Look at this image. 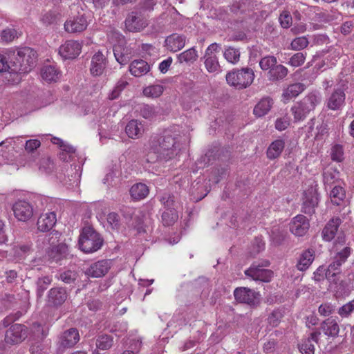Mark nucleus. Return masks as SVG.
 <instances>
[{
  "mask_svg": "<svg viewBox=\"0 0 354 354\" xmlns=\"http://www.w3.org/2000/svg\"><path fill=\"white\" fill-rule=\"evenodd\" d=\"M163 86L160 84L151 85L143 90V93L147 97H158L163 93Z\"/></svg>",
  "mask_w": 354,
  "mask_h": 354,
  "instance_id": "47",
  "label": "nucleus"
},
{
  "mask_svg": "<svg viewBox=\"0 0 354 354\" xmlns=\"http://www.w3.org/2000/svg\"><path fill=\"white\" fill-rule=\"evenodd\" d=\"M277 64V59L274 56H266L259 62V66L263 71L270 70Z\"/></svg>",
  "mask_w": 354,
  "mask_h": 354,
  "instance_id": "50",
  "label": "nucleus"
},
{
  "mask_svg": "<svg viewBox=\"0 0 354 354\" xmlns=\"http://www.w3.org/2000/svg\"><path fill=\"white\" fill-rule=\"evenodd\" d=\"M56 222L57 217L55 212L42 214L37 222V229L43 232H48L55 225Z\"/></svg>",
  "mask_w": 354,
  "mask_h": 354,
  "instance_id": "22",
  "label": "nucleus"
},
{
  "mask_svg": "<svg viewBox=\"0 0 354 354\" xmlns=\"http://www.w3.org/2000/svg\"><path fill=\"white\" fill-rule=\"evenodd\" d=\"M54 163L50 158L44 159L39 167L41 171H45L46 174H50L54 170Z\"/></svg>",
  "mask_w": 354,
  "mask_h": 354,
  "instance_id": "63",
  "label": "nucleus"
},
{
  "mask_svg": "<svg viewBox=\"0 0 354 354\" xmlns=\"http://www.w3.org/2000/svg\"><path fill=\"white\" fill-rule=\"evenodd\" d=\"M320 335L321 333L319 331H315L310 333V337L307 339H305L299 346L301 353L302 354H314L315 346L313 344L312 341L318 343Z\"/></svg>",
  "mask_w": 354,
  "mask_h": 354,
  "instance_id": "27",
  "label": "nucleus"
},
{
  "mask_svg": "<svg viewBox=\"0 0 354 354\" xmlns=\"http://www.w3.org/2000/svg\"><path fill=\"white\" fill-rule=\"evenodd\" d=\"M107 222L113 230H118L120 225L119 215L115 212H111L107 216Z\"/></svg>",
  "mask_w": 354,
  "mask_h": 354,
  "instance_id": "60",
  "label": "nucleus"
},
{
  "mask_svg": "<svg viewBox=\"0 0 354 354\" xmlns=\"http://www.w3.org/2000/svg\"><path fill=\"white\" fill-rule=\"evenodd\" d=\"M111 266L110 260H101L92 263L86 270L85 274L91 277L99 278L104 277Z\"/></svg>",
  "mask_w": 354,
  "mask_h": 354,
  "instance_id": "16",
  "label": "nucleus"
},
{
  "mask_svg": "<svg viewBox=\"0 0 354 354\" xmlns=\"http://www.w3.org/2000/svg\"><path fill=\"white\" fill-rule=\"evenodd\" d=\"M306 55V53L301 52L297 53L290 58L288 64L294 67L300 66L304 63Z\"/></svg>",
  "mask_w": 354,
  "mask_h": 354,
  "instance_id": "52",
  "label": "nucleus"
},
{
  "mask_svg": "<svg viewBox=\"0 0 354 354\" xmlns=\"http://www.w3.org/2000/svg\"><path fill=\"white\" fill-rule=\"evenodd\" d=\"M344 88L337 87L334 89L333 92L326 100V106L328 109L333 111L342 109L345 102Z\"/></svg>",
  "mask_w": 354,
  "mask_h": 354,
  "instance_id": "17",
  "label": "nucleus"
},
{
  "mask_svg": "<svg viewBox=\"0 0 354 354\" xmlns=\"http://www.w3.org/2000/svg\"><path fill=\"white\" fill-rule=\"evenodd\" d=\"M178 219V215L175 209L165 211L162 214V221L164 225L170 226L175 223Z\"/></svg>",
  "mask_w": 354,
  "mask_h": 354,
  "instance_id": "48",
  "label": "nucleus"
},
{
  "mask_svg": "<svg viewBox=\"0 0 354 354\" xmlns=\"http://www.w3.org/2000/svg\"><path fill=\"white\" fill-rule=\"evenodd\" d=\"M27 337V327L23 324H15L6 330L4 340L8 345H15L21 343Z\"/></svg>",
  "mask_w": 354,
  "mask_h": 354,
  "instance_id": "10",
  "label": "nucleus"
},
{
  "mask_svg": "<svg viewBox=\"0 0 354 354\" xmlns=\"http://www.w3.org/2000/svg\"><path fill=\"white\" fill-rule=\"evenodd\" d=\"M106 66V59L101 51L97 52L92 57L90 71L93 76H100Z\"/></svg>",
  "mask_w": 354,
  "mask_h": 354,
  "instance_id": "20",
  "label": "nucleus"
},
{
  "mask_svg": "<svg viewBox=\"0 0 354 354\" xmlns=\"http://www.w3.org/2000/svg\"><path fill=\"white\" fill-rule=\"evenodd\" d=\"M41 75L48 82H56L60 77V72L55 66H44L41 70Z\"/></svg>",
  "mask_w": 354,
  "mask_h": 354,
  "instance_id": "32",
  "label": "nucleus"
},
{
  "mask_svg": "<svg viewBox=\"0 0 354 354\" xmlns=\"http://www.w3.org/2000/svg\"><path fill=\"white\" fill-rule=\"evenodd\" d=\"M17 37V32L14 28H6L0 34V40L3 42L8 43Z\"/></svg>",
  "mask_w": 354,
  "mask_h": 354,
  "instance_id": "49",
  "label": "nucleus"
},
{
  "mask_svg": "<svg viewBox=\"0 0 354 354\" xmlns=\"http://www.w3.org/2000/svg\"><path fill=\"white\" fill-rule=\"evenodd\" d=\"M320 328L326 335L332 337H337L339 332V327L337 322L333 319L324 320L321 324Z\"/></svg>",
  "mask_w": 354,
  "mask_h": 354,
  "instance_id": "30",
  "label": "nucleus"
},
{
  "mask_svg": "<svg viewBox=\"0 0 354 354\" xmlns=\"http://www.w3.org/2000/svg\"><path fill=\"white\" fill-rule=\"evenodd\" d=\"M309 222L304 215L296 216L290 223V230L297 236H304L309 229Z\"/></svg>",
  "mask_w": 354,
  "mask_h": 354,
  "instance_id": "18",
  "label": "nucleus"
},
{
  "mask_svg": "<svg viewBox=\"0 0 354 354\" xmlns=\"http://www.w3.org/2000/svg\"><path fill=\"white\" fill-rule=\"evenodd\" d=\"M128 84L127 82L125 80H119L112 92L110 93L109 98L111 100H115L120 95L121 91L126 87Z\"/></svg>",
  "mask_w": 354,
  "mask_h": 354,
  "instance_id": "57",
  "label": "nucleus"
},
{
  "mask_svg": "<svg viewBox=\"0 0 354 354\" xmlns=\"http://www.w3.org/2000/svg\"><path fill=\"white\" fill-rule=\"evenodd\" d=\"M113 51L116 61L121 65H125L130 61L131 51L128 47L119 43L114 45Z\"/></svg>",
  "mask_w": 354,
  "mask_h": 354,
  "instance_id": "24",
  "label": "nucleus"
},
{
  "mask_svg": "<svg viewBox=\"0 0 354 354\" xmlns=\"http://www.w3.org/2000/svg\"><path fill=\"white\" fill-rule=\"evenodd\" d=\"M186 37L183 35L174 33L168 36L165 39V44L168 50L177 52L181 50L185 45Z\"/></svg>",
  "mask_w": 354,
  "mask_h": 354,
  "instance_id": "23",
  "label": "nucleus"
},
{
  "mask_svg": "<svg viewBox=\"0 0 354 354\" xmlns=\"http://www.w3.org/2000/svg\"><path fill=\"white\" fill-rule=\"evenodd\" d=\"M198 57L197 51L194 48H191L178 55V60L180 63L194 62Z\"/></svg>",
  "mask_w": 354,
  "mask_h": 354,
  "instance_id": "40",
  "label": "nucleus"
},
{
  "mask_svg": "<svg viewBox=\"0 0 354 354\" xmlns=\"http://www.w3.org/2000/svg\"><path fill=\"white\" fill-rule=\"evenodd\" d=\"M150 67L142 59L134 60L129 65V71L135 77H141L149 71Z\"/></svg>",
  "mask_w": 354,
  "mask_h": 354,
  "instance_id": "26",
  "label": "nucleus"
},
{
  "mask_svg": "<svg viewBox=\"0 0 354 354\" xmlns=\"http://www.w3.org/2000/svg\"><path fill=\"white\" fill-rule=\"evenodd\" d=\"M254 78L253 70L248 67L240 70H234L226 75L227 83L239 88H243L250 86Z\"/></svg>",
  "mask_w": 354,
  "mask_h": 354,
  "instance_id": "4",
  "label": "nucleus"
},
{
  "mask_svg": "<svg viewBox=\"0 0 354 354\" xmlns=\"http://www.w3.org/2000/svg\"><path fill=\"white\" fill-rule=\"evenodd\" d=\"M345 190L339 185H335L330 192V197L333 203L339 205L345 198Z\"/></svg>",
  "mask_w": 354,
  "mask_h": 354,
  "instance_id": "38",
  "label": "nucleus"
},
{
  "mask_svg": "<svg viewBox=\"0 0 354 354\" xmlns=\"http://www.w3.org/2000/svg\"><path fill=\"white\" fill-rule=\"evenodd\" d=\"M288 75V68L281 64L275 65L268 71V79L270 81L281 80Z\"/></svg>",
  "mask_w": 354,
  "mask_h": 354,
  "instance_id": "35",
  "label": "nucleus"
},
{
  "mask_svg": "<svg viewBox=\"0 0 354 354\" xmlns=\"http://www.w3.org/2000/svg\"><path fill=\"white\" fill-rule=\"evenodd\" d=\"M323 178L326 189H327V187L331 188V187L335 184L338 180V172L333 170H327L324 172Z\"/></svg>",
  "mask_w": 354,
  "mask_h": 354,
  "instance_id": "45",
  "label": "nucleus"
},
{
  "mask_svg": "<svg viewBox=\"0 0 354 354\" xmlns=\"http://www.w3.org/2000/svg\"><path fill=\"white\" fill-rule=\"evenodd\" d=\"M138 111L142 117L147 120H153L157 115L155 107L149 104L140 105Z\"/></svg>",
  "mask_w": 354,
  "mask_h": 354,
  "instance_id": "42",
  "label": "nucleus"
},
{
  "mask_svg": "<svg viewBox=\"0 0 354 354\" xmlns=\"http://www.w3.org/2000/svg\"><path fill=\"white\" fill-rule=\"evenodd\" d=\"M124 23L127 30L133 32H140L148 25L145 17L140 12H138L129 13Z\"/></svg>",
  "mask_w": 354,
  "mask_h": 354,
  "instance_id": "14",
  "label": "nucleus"
},
{
  "mask_svg": "<svg viewBox=\"0 0 354 354\" xmlns=\"http://www.w3.org/2000/svg\"><path fill=\"white\" fill-rule=\"evenodd\" d=\"M77 274L72 270H66L59 274L58 279L65 283L71 284L75 281Z\"/></svg>",
  "mask_w": 354,
  "mask_h": 354,
  "instance_id": "51",
  "label": "nucleus"
},
{
  "mask_svg": "<svg viewBox=\"0 0 354 354\" xmlns=\"http://www.w3.org/2000/svg\"><path fill=\"white\" fill-rule=\"evenodd\" d=\"M68 293L65 288L53 287L50 288L47 294V304L53 308H59L67 300Z\"/></svg>",
  "mask_w": 354,
  "mask_h": 354,
  "instance_id": "12",
  "label": "nucleus"
},
{
  "mask_svg": "<svg viewBox=\"0 0 354 354\" xmlns=\"http://www.w3.org/2000/svg\"><path fill=\"white\" fill-rule=\"evenodd\" d=\"M204 64L206 69L209 73L217 71L220 67L217 56H206L203 57Z\"/></svg>",
  "mask_w": 354,
  "mask_h": 354,
  "instance_id": "43",
  "label": "nucleus"
},
{
  "mask_svg": "<svg viewBox=\"0 0 354 354\" xmlns=\"http://www.w3.org/2000/svg\"><path fill=\"white\" fill-rule=\"evenodd\" d=\"M285 147V142L281 139L273 141L268 147L266 154L270 160H274L280 156Z\"/></svg>",
  "mask_w": 354,
  "mask_h": 354,
  "instance_id": "31",
  "label": "nucleus"
},
{
  "mask_svg": "<svg viewBox=\"0 0 354 354\" xmlns=\"http://www.w3.org/2000/svg\"><path fill=\"white\" fill-rule=\"evenodd\" d=\"M179 133L172 129H165L161 135L152 136L149 142L147 161L153 163L174 158L179 151Z\"/></svg>",
  "mask_w": 354,
  "mask_h": 354,
  "instance_id": "1",
  "label": "nucleus"
},
{
  "mask_svg": "<svg viewBox=\"0 0 354 354\" xmlns=\"http://www.w3.org/2000/svg\"><path fill=\"white\" fill-rule=\"evenodd\" d=\"M279 23L282 28H288L292 24V18L288 11H283L279 17Z\"/></svg>",
  "mask_w": 354,
  "mask_h": 354,
  "instance_id": "56",
  "label": "nucleus"
},
{
  "mask_svg": "<svg viewBox=\"0 0 354 354\" xmlns=\"http://www.w3.org/2000/svg\"><path fill=\"white\" fill-rule=\"evenodd\" d=\"M291 111L294 115V120L295 122L303 120L308 115V114L304 112V110L302 109L298 104L292 107Z\"/></svg>",
  "mask_w": 354,
  "mask_h": 354,
  "instance_id": "58",
  "label": "nucleus"
},
{
  "mask_svg": "<svg viewBox=\"0 0 354 354\" xmlns=\"http://www.w3.org/2000/svg\"><path fill=\"white\" fill-rule=\"evenodd\" d=\"M125 131L129 138L138 139L143 134L144 127L138 120H131L126 125Z\"/></svg>",
  "mask_w": 354,
  "mask_h": 354,
  "instance_id": "25",
  "label": "nucleus"
},
{
  "mask_svg": "<svg viewBox=\"0 0 354 354\" xmlns=\"http://www.w3.org/2000/svg\"><path fill=\"white\" fill-rule=\"evenodd\" d=\"M80 250L85 253H93L101 248L103 239L99 233L90 227H84L79 237Z\"/></svg>",
  "mask_w": 354,
  "mask_h": 354,
  "instance_id": "3",
  "label": "nucleus"
},
{
  "mask_svg": "<svg viewBox=\"0 0 354 354\" xmlns=\"http://www.w3.org/2000/svg\"><path fill=\"white\" fill-rule=\"evenodd\" d=\"M318 311L321 315L326 317L330 315L335 311V307L331 304L325 303L320 305Z\"/></svg>",
  "mask_w": 354,
  "mask_h": 354,
  "instance_id": "64",
  "label": "nucleus"
},
{
  "mask_svg": "<svg viewBox=\"0 0 354 354\" xmlns=\"http://www.w3.org/2000/svg\"><path fill=\"white\" fill-rule=\"evenodd\" d=\"M59 14L55 11L50 10L42 15L41 21L45 25H50L57 22Z\"/></svg>",
  "mask_w": 354,
  "mask_h": 354,
  "instance_id": "53",
  "label": "nucleus"
},
{
  "mask_svg": "<svg viewBox=\"0 0 354 354\" xmlns=\"http://www.w3.org/2000/svg\"><path fill=\"white\" fill-rule=\"evenodd\" d=\"M234 296L239 303L246 304L250 306H256L260 303V295L248 288H236L234 291Z\"/></svg>",
  "mask_w": 354,
  "mask_h": 354,
  "instance_id": "11",
  "label": "nucleus"
},
{
  "mask_svg": "<svg viewBox=\"0 0 354 354\" xmlns=\"http://www.w3.org/2000/svg\"><path fill=\"white\" fill-rule=\"evenodd\" d=\"M342 219L339 217H333L326 225L322 230V237L326 241H330L337 235V240L335 242L336 250H339L338 245H343L345 243V236L342 231L339 230Z\"/></svg>",
  "mask_w": 354,
  "mask_h": 354,
  "instance_id": "5",
  "label": "nucleus"
},
{
  "mask_svg": "<svg viewBox=\"0 0 354 354\" xmlns=\"http://www.w3.org/2000/svg\"><path fill=\"white\" fill-rule=\"evenodd\" d=\"M223 56L228 62L235 64L240 59V52L239 49L229 46L225 48Z\"/></svg>",
  "mask_w": 354,
  "mask_h": 354,
  "instance_id": "41",
  "label": "nucleus"
},
{
  "mask_svg": "<svg viewBox=\"0 0 354 354\" xmlns=\"http://www.w3.org/2000/svg\"><path fill=\"white\" fill-rule=\"evenodd\" d=\"M273 100L269 97L262 98L254 106L253 113L257 117L266 115L272 108Z\"/></svg>",
  "mask_w": 354,
  "mask_h": 354,
  "instance_id": "29",
  "label": "nucleus"
},
{
  "mask_svg": "<svg viewBox=\"0 0 354 354\" xmlns=\"http://www.w3.org/2000/svg\"><path fill=\"white\" fill-rule=\"evenodd\" d=\"M308 44L309 41L306 36L298 37L291 41L290 48L294 50H301L306 48Z\"/></svg>",
  "mask_w": 354,
  "mask_h": 354,
  "instance_id": "46",
  "label": "nucleus"
},
{
  "mask_svg": "<svg viewBox=\"0 0 354 354\" xmlns=\"http://www.w3.org/2000/svg\"><path fill=\"white\" fill-rule=\"evenodd\" d=\"M331 158L333 161L342 162L344 160V150L342 146L335 145L331 149Z\"/></svg>",
  "mask_w": 354,
  "mask_h": 354,
  "instance_id": "55",
  "label": "nucleus"
},
{
  "mask_svg": "<svg viewBox=\"0 0 354 354\" xmlns=\"http://www.w3.org/2000/svg\"><path fill=\"white\" fill-rule=\"evenodd\" d=\"M351 254V248L344 247L342 250H336L333 261L330 263L325 272V277L330 281H335L337 274L340 273L341 266L346 261Z\"/></svg>",
  "mask_w": 354,
  "mask_h": 354,
  "instance_id": "6",
  "label": "nucleus"
},
{
  "mask_svg": "<svg viewBox=\"0 0 354 354\" xmlns=\"http://www.w3.org/2000/svg\"><path fill=\"white\" fill-rule=\"evenodd\" d=\"M10 73H27L37 61V53L32 48L25 47L12 51L10 55Z\"/></svg>",
  "mask_w": 354,
  "mask_h": 354,
  "instance_id": "2",
  "label": "nucleus"
},
{
  "mask_svg": "<svg viewBox=\"0 0 354 354\" xmlns=\"http://www.w3.org/2000/svg\"><path fill=\"white\" fill-rule=\"evenodd\" d=\"M80 340L79 332L76 328H71L59 337L56 344L57 353H63L66 349L73 347Z\"/></svg>",
  "mask_w": 354,
  "mask_h": 354,
  "instance_id": "9",
  "label": "nucleus"
},
{
  "mask_svg": "<svg viewBox=\"0 0 354 354\" xmlns=\"http://www.w3.org/2000/svg\"><path fill=\"white\" fill-rule=\"evenodd\" d=\"M52 281L53 279L50 276H42L37 279L35 286L37 298H41L43 296L44 292L47 290Z\"/></svg>",
  "mask_w": 354,
  "mask_h": 354,
  "instance_id": "34",
  "label": "nucleus"
},
{
  "mask_svg": "<svg viewBox=\"0 0 354 354\" xmlns=\"http://www.w3.org/2000/svg\"><path fill=\"white\" fill-rule=\"evenodd\" d=\"M113 343V337L108 335H102L96 339V346L101 350L109 349Z\"/></svg>",
  "mask_w": 354,
  "mask_h": 354,
  "instance_id": "44",
  "label": "nucleus"
},
{
  "mask_svg": "<svg viewBox=\"0 0 354 354\" xmlns=\"http://www.w3.org/2000/svg\"><path fill=\"white\" fill-rule=\"evenodd\" d=\"M354 310V300L349 301L342 306L338 310V313L342 317H348Z\"/></svg>",
  "mask_w": 354,
  "mask_h": 354,
  "instance_id": "61",
  "label": "nucleus"
},
{
  "mask_svg": "<svg viewBox=\"0 0 354 354\" xmlns=\"http://www.w3.org/2000/svg\"><path fill=\"white\" fill-rule=\"evenodd\" d=\"M129 192L133 199L139 201L146 198L149 190L145 184L139 183L133 185Z\"/></svg>",
  "mask_w": 354,
  "mask_h": 354,
  "instance_id": "33",
  "label": "nucleus"
},
{
  "mask_svg": "<svg viewBox=\"0 0 354 354\" xmlns=\"http://www.w3.org/2000/svg\"><path fill=\"white\" fill-rule=\"evenodd\" d=\"M31 245L20 244L14 247V256L18 260L24 259L32 251Z\"/></svg>",
  "mask_w": 354,
  "mask_h": 354,
  "instance_id": "39",
  "label": "nucleus"
},
{
  "mask_svg": "<svg viewBox=\"0 0 354 354\" xmlns=\"http://www.w3.org/2000/svg\"><path fill=\"white\" fill-rule=\"evenodd\" d=\"M315 252L313 250H304L300 255L296 265L297 268L300 271L307 270L314 260Z\"/></svg>",
  "mask_w": 354,
  "mask_h": 354,
  "instance_id": "28",
  "label": "nucleus"
},
{
  "mask_svg": "<svg viewBox=\"0 0 354 354\" xmlns=\"http://www.w3.org/2000/svg\"><path fill=\"white\" fill-rule=\"evenodd\" d=\"M270 264L268 260L263 261L261 263H254L245 271V274L255 281L269 282L273 277V272L270 270L264 269Z\"/></svg>",
  "mask_w": 354,
  "mask_h": 354,
  "instance_id": "8",
  "label": "nucleus"
},
{
  "mask_svg": "<svg viewBox=\"0 0 354 354\" xmlns=\"http://www.w3.org/2000/svg\"><path fill=\"white\" fill-rule=\"evenodd\" d=\"M319 201L317 184L315 181L310 182L308 187L304 192L302 212L307 214H313Z\"/></svg>",
  "mask_w": 354,
  "mask_h": 354,
  "instance_id": "7",
  "label": "nucleus"
},
{
  "mask_svg": "<svg viewBox=\"0 0 354 354\" xmlns=\"http://www.w3.org/2000/svg\"><path fill=\"white\" fill-rule=\"evenodd\" d=\"M41 145V142L37 139H31L26 142L25 150L28 153L34 152Z\"/></svg>",
  "mask_w": 354,
  "mask_h": 354,
  "instance_id": "62",
  "label": "nucleus"
},
{
  "mask_svg": "<svg viewBox=\"0 0 354 354\" xmlns=\"http://www.w3.org/2000/svg\"><path fill=\"white\" fill-rule=\"evenodd\" d=\"M53 143L59 145L60 149H62V152H66L69 154H73L75 151V149L73 147L64 142L59 138H53Z\"/></svg>",
  "mask_w": 354,
  "mask_h": 354,
  "instance_id": "59",
  "label": "nucleus"
},
{
  "mask_svg": "<svg viewBox=\"0 0 354 354\" xmlns=\"http://www.w3.org/2000/svg\"><path fill=\"white\" fill-rule=\"evenodd\" d=\"M15 218L20 221L26 222L33 216V206L25 200H19L12 206Z\"/></svg>",
  "mask_w": 354,
  "mask_h": 354,
  "instance_id": "13",
  "label": "nucleus"
},
{
  "mask_svg": "<svg viewBox=\"0 0 354 354\" xmlns=\"http://www.w3.org/2000/svg\"><path fill=\"white\" fill-rule=\"evenodd\" d=\"M321 100L322 97L319 93L313 92L305 96L297 104L308 115L321 102Z\"/></svg>",
  "mask_w": 354,
  "mask_h": 354,
  "instance_id": "21",
  "label": "nucleus"
},
{
  "mask_svg": "<svg viewBox=\"0 0 354 354\" xmlns=\"http://www.w3.org/2000/svg\"><path fill=\"white\" fill-rule=\"evenodd\" d=\"M174 197L173 195L169 193H164L162 194L160 198V201L164 205V207L167 209V211L170 209H174Z\"/></svg>",
  "mask_w": 354,
  "mask_h": 354,
  "instance_id": "54",
  "label": "nucleus"
},
{
  "mask_svg": "<svg viewBox=\"0 0 354 354\" xmlns=\"http://www.w3.org/2000/svg\"><path fill=\"white\" fill-rule=\"evenodd\" d=\"M87 26L88 23L85 16L79 15L71 20L66 21L64 24V28L68 32L75 33L84 30Z\"/></svg>",
  "mask_w": 354,
  "mask_h": 354,
  "instance_id": "19",
  "label": "nucleus"
},
{
  "mask_svg": "<svg viewBox=\"0 0 354 354\" xmlns=\"http://www.w3.org/2000/svg\"><path fill=\"white\" fill-rule=\"evenodd\" d=\"M82 45L77 41H66L59 48V54L64 59H74L81 53Z\"/></svg>",
  "mask_w": 354,
  "mask_h": 354,
  "instance_id": "15",
  "label": "nucleus"
},
{
  "mask_svg": "<svg viewBox=\"0 0 354 354\" xmlns=\"http://www.w3.org/2000/svg\"><path fill=\"white\" fill-rule=\"evenodd\" d=\"M305 90V85L302 83H295L289 85L283 90V96L287 100L296 97Z\"/></svg>",
  "mask_w": 354,
  "mask_h": 354,
  "instance_id": "36",
  "label": "nucleus"
},
{
  "mask_svg": "<svg viewBox=\"0 0 354 354\" xmlns=\"http://www.w3.org/2000/svg\"><path fill=\"white\" fill-rule=\"evenodd\" d=\"M66 252V246L64 244H59L51 248L48 252V256L53 261L58 263L65 257Z\"/></svg>",
  "mask_w": 354,
  "mask_h": 354,
  "instance_id": "37",
  "label": "nucleus"
}]
</instances>
